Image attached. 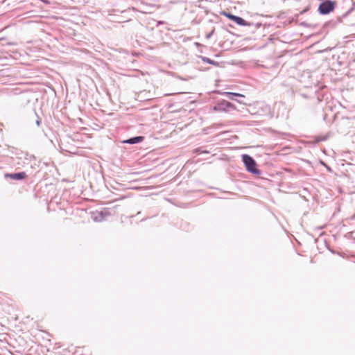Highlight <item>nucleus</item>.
Returning a JSON list of instances; mask_svg holds the SVG:
<instances>
[{
  "label": "nucleus",
  "mask_w": 355,
  "mask_h": 355,
  "mask_svg": "<svg viewBox=\"0 0 355 355\" xmlns=\"http://www.w3.org/2000/svg\"><path fill=\"white\" fill-rule=\"evenodd\" d=\"M242 160L248 171L255 175L260 174V171L256 168L257 164L252 157L248 155H243Z\"/></svg>",
  "instance_id": "1"
},
{
  "label": "nucleus",
  "mask_w": 355,
  "mask_h": 355,
  "mask_svg": "<svg viewBox=\"0 0 355 355\" xmlns=\"http://www.w3.org/2000/svg\"><path fill=\"white\" fill-rule=\"evenodd\" d=\"M334 8V4L333 2L331 1H326L320 4L318 10L320 13L325 15L333 10Z\"/></svg>",
  "instance_id": "2"
},
{
  "label": "nucleus",
  "mask_w": 355,
  "mask_h": 355,
  "mask_svg": "<svg viewBox=\"0 0 355 355\" xmlns=\"http://www.w3.org/2000/svg\"><path fill=\"white\" fill-rule=\"evenodd\" d=\"M6 177H9L12 180H23L26 178V173L25 172H20L17 173H11L6 175Z\"/></svg>",
  "instance_id": "3"
},
{
  "label": "nucleus",
  "mask_w": 355,
  "mask_h": 355,
  "mask_svg": "<svg viewBox=\"0 0 355 355\" xmlns=\"http://www.w3.org/2000/svg\"><path fill=\"white\" fill-rule=\"evenodd\" d=\"M143 141V137H135L130 138L129 139H127L123 141V143L130 144H137Z\"/></svg>",
  "instance_id": "4"
},
{
  "label": "nucleus",
  "mask_w": 355,
  "mask_h": 355,
  "mask_svg": "<svg viewBox=\"0 0 355 355\" xmlns=\"http://www.w3.org/2000/svg\"><path fill=\"white\" fill-rule=\"evenodd\" d=\"M223 95L226 96L228 98L231 100H235L234 96L244 97L243 94L234 92H224Z\"/></svg>",
  "instance_id": "5"
},
{
  "label": "nucleus",
  "mask_w": 355,
  "mask_h": 355,
  "mask_svg": "<svg viewBox=\"0 0 355 355\" xmlns=\"http://www.w3.org/2000/svg\"><path fill=\"white\" fill-rule=\"evenodd\" d=\"M234 22L240 26H247L248 23L243 18L236 16Z\"/></svg>",
  "instance_id": "6"
},
{
  "label": "nucleus",
  "mask_w": 355,
  "mask_h": 355,
  "mask_svg": "<svg viewBox=\"0 0 355 355\" xmlns=\"http://www.w3.org/2000/svg\"><path fill=\"white\" fill-rule=\"evenodd\" d=\"M200 58L201 60L204 62H207V63H209L210 64H212V65H215V66H217L218 65V63L214 61V60H211L210 58H207V57H204V56H200Z\"/></svg>",
  "instance_id": "7"
},
{
  "label": "nucleus",
  "mask_w": 355,
  "mask_h": 355,
  "mask_svg": "<svg viewBox=\"0 0 355 355\" xmlns=\"http://www.w3.org/2000/svg\"><path fill=\"white\" fill-rule=\"evenodd\" d=\"M223 15H225V17H227L228 19H230L232 20L233 21H234L235 17H236L235 15H233L232 14L229 13V12H223Z\"/></svg>",
  "instance_id": "8"
},
{
  "label": "nucleus",
  "mask_w": 355,
  "mask_h": 355,
  "mask_svg": "<svg viewBox=\"0 0 355 355\" xmlns=\"http://www.w3.org/2000/svg\"><path fill=\"white\" fill-rule=\"evenodd\" d=\"M226 105H227V107H230L232 106V103L230 102H227Z\"/></svg>",
  "instance_id": "9"
},
{
  "label": "nucleus",
  "mask_w": 355,
  "mask_h": 355,
  "mask_svg": "<svg viewBox=\"0 0 355 355\" xmlns=\"http://www.w3.org/2000/svg\"><path fill=\"white\" fill-rule=\"evenodd\" d=\"M236 101L238 103H241V104H245V103L242 102V101H241V99H239V100L236 99Z\"/></svg>",
  "instance_id": "10"
},
{
  "label": "nucleus",
  "mask_w": 355,
  "mask_h": 355,
  "mask_svg": "<svg viewBox=\"0 0 355 355\" xmlns=\"http://www.w3.org/2000/svg\"><path fill=\"white\" fill-rule=\"evenodd\" d=\"M352 220H354L355 219V214L351 216L350 218Z\"/></svg>",
  "instance_id": "11"
},
{
  "label": "nucleus",
  "mask_w": 355,
  "mask_h": 355,
  "mask_svg": "<svg viewBox=\"0 0 355 355\" xmlns=\"http://www.w3.org/2000/svg\"><path fill=\"white\" fill-rule=\"evenodd\" d=\"M98 214L101 216V218H102V214H103L102 212H99V213H98Z\"/></svg>",
  "instance_id": "12"
},
{
  "label": "nucleus",
  "mask_w": 355,
  "mask_h": 355,
  "mask_svg": "<svg viewBox=\"0 0 355 355\" xmlns=\"http://www.w3.org/2000/svg\"><path fill=\"white\" fill-rule=\"evenodd\" d=\"M40 123V121H37V124L39 125Z\"/></svg>",
  "instance_id": "13"
}]
</instances>
